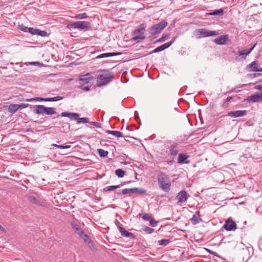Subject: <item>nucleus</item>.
<instances>
[{"mask_svg":"<svg viewBox=\"0 0 262 262\" xmlns=\"http://www.w3.org/2000/svg\"><path fill=\"white\" fill-rule=\"evenodd\" d=\"M88 17V16L86 15V14L85 13L77 14L74 17V18H75L76 19H83V18H86Z\"/></svg>","mask_w":262,"mask_h":262,"instance_id":"42","label":"nucleus"},{"mask_svg":"<svg viewBox=\"0 0 262 262\" xmlns=\"http://www.w3.org/2000/svg\"><path fill=\"white\" fill-rule=\"evenodd\" d=\"M237 229L236 225L235 223L230 219V231H234Z\"/></svg>","mask_w":262,"mask_h":262,"instance_id":"40","label":"nucleus"},{"mask_svg":"<svg viewBox=\"0 0 262 262\" xmlns=\"http://www.w3.org/2000/svg\"><path fill=\"white\" fill-rule=\"evenodd\" d=\"M115 173L118 178H122L125 176V171L122 169H117L115 170Z\"/></svg>","mask_w":262,"mask_h":262,"instance_id":"32","label":"nucleus"},{"mask_svg":"<svg viewBox=\"0 0 262 262\" xmlns=\"http://www.w3.org/2000/svg\"><path fill=\"white\" fill-rule=\"evenodd\" d=\"M89 246L90 247V248L92 249H94V250H95V248H94V243H93V244H88Z\"/></svg>","mask_w":262,"mask_h":262,"instance_id":"58","label":"nucleus"},{"mask_svg":"<svg viewBox=\"0 0 262 262\" xmlns=\"http://www.w3.org/2000/svg\"><path fill=\"white\" fill-rule=\"evenodd\" d=\"M139 216H142V219L144 220V221H148L149 222V221L150 220V219L152 217V216H150V215L148 213H144L143 214H142V213H140L139 214Z\"/></svg>","mask_w":262,"mask_h":262,"instance_id":"36","label":"nucleus"},{"mask_svg":"<svg viewBox=\"0 0 262 262\" xmlns=\"http://www.w3.org/2000/svg\"><path fill=\"white\" fill-rule=\"evenodd\" d=\"M170 242V239H162L158 241L159 245L160 246H166Z\"/></svg>","mask_w":262,"mask_h":262,"instance_id":"38","label":"nucleus"},{"mask_svg":"<svg viewBox=\"0 0 262 262\" xmlns=\"http://www.w3.org/2000/svg\"><path fill=\"white\" fill-rule=\"evenodd\" d=\"M67 28L78 29L80 30H90L91 25L90 22L86 21H78L74 23L69 24L67 25Z\"/></svg>","mask_w":262,"mask_h":262,"instance_id":"5","label":"nucleus"},{"mask_svg":"<svg viewBox=\"0 0 262 262\" xmlns=\"http://www.w3.org/2000/svg\"><path fill=\"white\" fill-rule=\"evenodd\" d=\"M36 29H34L33 28H28L27 30V32H29L32 35L36 34Z\"/></svg>","mask_w":262,"mask_h":262,"instance_id":"48","label":"nucleus"},{"mask_svg":"<svg viewBox=\"0 0 262 262\" xmlns=\"http://www.w3.org/2000/svg\"><path fill=\"white\" fill-rule=\"evenodd\" d=\"M175 110V108L173 109L172 108H167L164 111V116L167 118L172 116L173 114L174 113Z\"/></svg>","mask_w":262,"mask_h":262,"instance_id":"29","label":"nucleus"},{"mask_svg":"<svg viewBox=\"0 0 262 262\" xmlns=\"http://www.w3.org/2000/svg\"><path fill=\"white\" fill-rule=\"evenodd\" d=\"M122 54L121 52H111V53H103L99 55H98L97 58H101L104 57H107L110 56H114L117 55H120Z\"/></svg>","mask_w":262,"mask_h":262,"instance_id":"21","label":"nucleus"},{"mask_svg":"<svg viewBox=\"0 0 262 262\" xmlns=\"http://www.w3.org/2000/svg\"><path fill=\"white\" fill-rule=\"evenodd\" d=\"M118 229L122 236L126 237H129L132 239L135 238L136 236L133 233L129 232L128 231H126L121 226H118Z\"/></svg>","mask_w":262,"mask_h":262,"instance_id":"12","label":"nucleus"},{"mask_svg":"<svg viewBox=\"0 0 262 262\" xmlns=\"http://www.w3.org/2000/svg\"><path fill=\"white\" fill-rule=\"evenodd\" d=\"M70 147V145H59L58 148L60 149H67L69 148Z\"/></svg>","mask_w":262,"mask_h":262,"instance_id":"53","label":"nucleus"},{"mask_svg":"<svg viewBox=\"0 0 262 262\" xmlns=\"http://www.w3.org/2000/svg\"><path fill=\"white\" fill-rule=\"evenodd\" d=\"M200 34L203 37L216 36L219 33L215 31H207L204 29L199 30Z\"/></svg>","mask_w":262,"mask_h":262,"instance_id":"11","label":"nucleus"},{"mask_svg":"<svg viewBox=\"0 0 262 262\" xmlns=\"http://www.w3.org/2000/svg\"><path fill=\"white\" fill-rule=\"evenodd\" d=\"M45 106L43 105H36L34 106L33 112L36 114H44V111L45 109Z\"/></svg>","mask_w":262,"mask_h":262,"instance_id":"19","label":"nucleus"},{"mask_svg":"<svg viewBox=\"0 0 262 262\" xmlns=\"http://www.w3.org/2000/svg\"><path fill=\"white\" fill-rule=\"evenodd\" d=\"M61 116L62 117H67L70 118L71 119H74V120H76L78 123H89V120L88 118H79V115L77 113H69V112H62L61 113Z\"/></svg>","mask_w":262,"mask_h":262,"instance_id":"6","label":"nucleus"},{"mask_svg":"<svg viewBox=\"0 0 262 262\" xmlns=\"http://www.w3.org/2000/svg\"><path fill=\"white\" fill-rule=\"evenodd\" d=\"M168 23L166 20H164L160 23L153 25L149 28V33L150 35L149 38L154 37L156 38V35L161 32V31L167 26Z\"/></svg>","mask_w":262,"mask_h":262,"instance_id":"4","label":"nucleus"},{"mask_svg":"<svg viewBox=\"0 0 262 262\" xmlns=\"http://www.w3.org/2000/svg\"><path fill=\"white\" fill-rule=\"evenodd\" d=\"M133 193H138V194H145L146 192V190H144L142 188H133Z\"/></svg>","mask_w":262,"mask_h":262,"instance_id":"34","label":"nucleus"},{"mask_svg":"<svg viewBox=\"0 0 262 262\" xmlns=\"http://www.w3.org/2000/svg\"><path fill=\"white\" fill-rule=\"evenodd\" d=\"M18 28L24 32H27V30L28 29V27L24 26L23 24H21V25H19L18 26Z\"/></svg>","mask_w":262,"mask_h":262,"instance_id":"46","label":"nucleus"},{"mask_svg":"<svg viewBox=\"0 0 262 262\" xmlns=\"http://www.w3.org/2000/svg\"><path fill=\"white\" fill-rule=\"evenodd\" d=\"M121 185H122V184H120V185H118L110 186L104 188L103 189V191L104 192L112 191L117 188H120Z\"/></svg>","mask_w":262,"mask_h":262,"instance_id":"30","label":"nucleus"},{"mask_svg":"<svg viewBox=\"0 0 262 262\" xmlns=\"http://www.w3.org/2000/svg\"><path fill=\"white\" fill-rule=\"evenodd\" d=\"M70 224L76 233L78 234L79 235H80L81 233H83V230L77 223L74 222H71Z\"/></svg>","mask_w":262,"mask_h":262,"instance_id":"15","label":"nucleus"},{"mask_svg":"<svg viewBox=\"0 0 262 262\" xmlns=\"http://www.w3.org/2000/svg\"><path fill=\"white\" fill-rule=\"evenodd\" d=\"M134 34L135 36L133 38V39L134 40H136L137 39L143 40L145 38V36L143 35L144 32H140V30H138V29L134 31Z\"/></svg>","mask_w":262,"mask_h":262,"instance_id":"14","label":"nucleus"},{"mask_svg":"<svg viewBox=\"0 0 262 262\" xmlns=\"http://www.w3.org/2000/svg\"><path fill=\"white\" fill-rule=\"evenodd\" d=\"M0 230L2 231L3 232H6V229L4 227H3L2 225H0Z\"/></svg>","mask_w":262,"mask_h":262,"instance_id":"59","label":"nucleus"},{"mask_svg":"<svg viewBox=\"0 0 262 262\" xmlns=\"http://www.w3.org/2000/svg\"><path fill=\"white\" fill-rule=\"evenodd\" d=\"M249 102H256L261 101L260 96L258 94L252 95L248 97Z\"/></svg>","mask_w":262,"mask_h":262,"instance_id":"20","label":"nucleus"},{"mask_svg":"<svg viewBox=\"0 0 262 262\" xmlns=\"http://www.w3.org/2000/svg\"><path fill=\"white\" fill-rule=\"evenodd\" d=\"M260 96L261 100H262V94L260 95Z\"/></svg>","mask_w":262,"mask_h":262,"instance_id":"64","label":"nucleus"},{"mask_svg":"<svg viewBox=\"0 0 262 262\" xmlns=\"http://www.w3.org/2000/svg\"><path fill=\"white\" fill-rule=\"evenodd\" d=\"M262 75V74L261 73H252L248 74V76H249L251 78H255L256 77H258Z\"/></svg>","mask_w":262,"mask_h":262,"instance_id":"50","label":"nucleus"},{"mask_svg":"<svg viewBox=\"0 0 262 262\" xmlns=\"http://www.w3.org/2000/svg\"><path fill=\"white\" fill-rule=\"evenodd\" d=\"M93 75L96 76L95 72L88 73L84 75L81 76L79 78V84L80 86L79 88L82 89L85 91H89L90 90V87L93 85L96 78Z\"/></svg>","mask_w":262,"mask_h":262,"instance_id":"2","label":"nucleus"},{"mask_svg":"<svg viewBox=\"0 0 262 262\" xmlns=\"http://www.w3.org/2000/svg\"><path fill=\"white\" fill-rule=\"evenodd\" d=\"M18 110L17 104H11L8 107V111L12 114L16 113Z\"/></svg>","mask_w":262,"mask_h":262,"instance_id":"24","label":"nucleus"},{"mask_svg":"<svg viewBox=\"0 0 262 262\" xmlns=\"http://www.w3.org/2000/svg\"><path fill=\"white\" fill-rule=\"evenodd\" d=\"M27 100L28 101H46V98L37 97L31 98L29 99H27Z\"/></svg>","mask_w":262,"mask_h":262,"instance_id":"43","label":"nucleus"},{"mask_svg":"<svg viewBox=\"0 0 262 262\" xmlns=\"http://www.w3.org/2000/svg\"><path fill=\"white\" fill-rule=\"evenodd\" d=\"M246 69L249 72H262V68L259 66L257 61H253L248 64Z\"/></svg>","mask_w":262,"mask_h":262,"instance_id":"7","label":"nucleus"},{"mask_svg":"<svg viewBox=\"0 0 262 262\" xmlns=\"http://www.w3.org/2000/svg\"><path fill=\"white\" fill-rule=\"evenodd\" d=\"M138 30H140V32H143L145 30V27L144 24H141L139 26Z\"/></svg>","mask_w":262,"mask_h":262,"instance_id":"54","label":"nucleus"},{"mask_svg":"<svg viewBox=\"0 0 262 262\" xmlns=\"http://www.w3.org/2000/svg\"><path fill=\"white\" fill-rule=\"evenodd\" d=\"M143 230L148 234H151L154 231V229L153 228L147 226L145 227V228L143 229Z\"/></svg>","mask_w":262,"mask_h":262,"instance_id":"44","label":"nucleus"},{"mask_svg":"<svg viewBox=\"0 0 262 262\" xmlns=\"http://www.w3.org/2000/svg\"><path fill=\"white\" fill-rule=\"evenodd\" d=\"M247 114V111L239 110L236 111L230 112V116L232 117H238L245 116Z\"/></svg>","mask_w":262,"mask_h":262,"instance_id":"18","label":"nucleus"},{"mask_svg":"<svg viewBox=\"0 0 262 262\" xmlns=\"http://www.w3.org/2000/svg\"><path fill=\"white\" fill-rule=\"evenodd\" d=\"M106 133L109 135H112L115 136L118 138L123 137H130V136H123L122 133H121L120 132H119V131L107 130L106 131Z\"/></svg>","mask_w":262,"mask_h":262,"instance_id":"22","label":"nucleus"},{"mask_svg":"<svg viewBox=\"0 0 262 262\" xmlns=\"http://www.w3.org/2000/svg\"><path fill=\"white\" fill-rule=\"evenodd\" d=\"M223 13H224V10L223 9H220L218 10H213L212 12L207 13V14L210 15L221 16V15H223Z\"/></svg>","mask_w":262,"mask_h":262,"instance_id":"28","label":"nucleus"},{"mask_svg":"<svg viewBox=\"0 0 262 262\" xmlns=\"http://www.w3.org/2000/svg\"><path fill=\"white\" fill-rule=\"evenodd\" d=\"M97 152H98L99 156L100 157H103V158L106 157L108 154L107 151L104 150L103 149H102L100 148L97 149Z\"/></svg>","mask_w":262,"mask_h":262,"instance_id":"33","label":"nucleus"},{"mask_svg":"<svg viewBox=\"0 0 262 262\" xmlns=\"http://www.w3.org/2000/svg\"><path fill=\"white\" fill-rule=\"evenodd\" d=\"M80 237L82 238L85 243H87L88 244H93V241L91 239L89 236L84 232L83 233H81L80 235Z\"/></svg>","mask_w":262,"mask_h":262,"instance_id":"27","label":"nucleus"},{"mask_svg":"<svg viewBox=\"0 0 262 262\" xmlns=\"http://www.w3.org/2000/svg\"><path fill=\"white\" fill-rule=\"evenodd\" d=\"M256 45V43L254 44L249 49L245 50L242 51H239V56L235 57V60L236 61H239L241 59H246V56L249 55L250 53V52L253 50L254 48L255 47Z\"/></svg>","mask_w":262,"mask_h":262,"instance_id":"9","label":"nucleus"},{"mask_svg":"<svg viewBox=\"0 0 262 262\" xmlns=\"http://www.w3.org/2000/svg\"><path fill=\"white\" fill-rule=\"evenodd\" d=\"M169 37H170V34H169V33H167V34H163V35H162V36L160 38H159V39H157V40H155V41L153 42V43H154V44H156V43H158V42H161L165 41V40H166L168 38H169Z\"/></svg>","mask_w":262,"mask_h":262,"instance_id":"26","label":"nucleus"},{"mask_svg":"<svg viewBox=\"0 0 262 262\" xmlns=\"http://www.w3.org/2000/svg\"><path fill=\"white\" fill-rule=\"evenodd\" d=\"M56 108L52 107H45L44 114L47 115H52L56 114L55 111Z\"/></svg>","mask_w":262,"mask_h":262,"instance_id":"25","label":"nucleus"},{"mask_svg":"<svg viewBox=\"0 0 262 262\" xmlns=\"http://www.w3.org/2000/svg\"><path fill=\"white\" fill-rule=\"evenodd\" d=\"M63 99L62 97L61 96H56L54 97H49L46 98V101L51 102V101H56L58 100H60Z\"/></svg>","mask_w":262,"mask_h":262,"instance_id":"35","label":"nucleus"},{"mask_svg":"<svg viewBox=\"0 0 262 262\" xmlns=\"http://www.w3.org/2000/svg\"><path fill=\"white\" fill-rule=\"evenodd\" d=\"M59 125L62 127V128L66 127L68 129H70V124L67 122H64L63 120L59 121Z\"/></svg>","mask_w":262,"mask_h":262,"instance_id":"39","label":"nucleus"},{"mask_svg":"<svg viewBox=\"0 0 262 262\" xmlns=\"http://www.w3.org/2000/svg\"><path fill=\"white\" fill-rule=\"evenodd\" d=\"M223 228L227 231H229V218L226 220L225 224L223 226Z\"/></svg>","mask_w":262,"mask_h":262,"instance_id":"47","label":"nucleus"},{"mask_svg":"<svg viewBox=\"0 0 262 262\" xmlns=\"http://www.w3.org/2000/svg\"><path fill=\"white\" fill-rule=\"evenodd\" d=\"M31 64H32V65L39 64V63L38 62H32L31 63Z\"/></svg>","mask_w":262,"mask_h":262,"instance_id":"60","label":"nucleus"},{"mask_svg":"<svg viewBox=\"0 0 262 262\" xmlns=\"http://www.w3.org/2000/svg\"><path fill=\"white\" fill-rule=\"evenodd\" d=\"M189 157V155H187L184 154H180L178 158V163H188L189 162V161H186V160Z\"/></svg>","mask_w":262,"mask_h":262,"instance_id":"17","label":"nucleus"},{"mask_svg":"<svg viewBox=\"0 0 262 262\" xmlns=\"http://www.w3.org/2000/svg\"><path fill=\"white\" fill-rule=\"evenodd\" d=\"M174 41V39L173 40L167 42L156 48L153 51L150 52L149 54H150L152 53H156L162 51L167 49L173 43Z\"/></svg>","mask_w":262,"mask_h":262,"instance_id":"10","label":"nucleus"},{"mask_svg":"<svg viewBox=\"0 0 262 262\" xmlns=\"http://www.w3.org/2000/svg\"><path fill=\"white\" fill-rule=\"evenodd\" d=\"M30 201L34 204L38 205H41V204L39 201H38L34 196H31L30 197L29 199Z\"/></svg>","mask_w":262,"mask_h":262,"instance_id":"41","label":"nucleus"},{"mask_svg":"<svg viewBox=\"0 0 262 262\" xmlns=\"http://www.w3.org/2000/svg\"><path fill=\"white\" fill-rule=\"evenodd\" d=\"M58 145H59L56 144H52V146H54V147H57V148H58Z\"/></svg>","mask_w":262,"mask_h":262,"instance_id":"61","label":"nucleus"},{"mask_svg":"<svg viewBox=\"0 0 262 262\" xmlns=\"http://www.w3.org/2000/svg\"><path fill=\"white\" fill-rule=\"evenodd\" d=\"M159 187L164 191L168 192L171 189V183L167 175L160 172L157 176Z\"/></svg>","mask_w":262,"mask_h":262,"instance_id":"3","label":"nucleus"},{"mask_svg":"<svg viewBox=\"0 0 262 262\" xmlns=\"http://www.w3.org/2000/svg\"><path fill=\"white\" fill-rule=\"evenodd\" d=\"M90 124L93 125V126L100 128L101 127V123L97 122H90Z\"/></svg>","mask_w":262,"mask_h":262,"instance_id":"51","label":"nucleus"},{"mask_svg":"<svg viewBox=\"0 0 262 262\" xmlns=\"http://www.w3.org/2000/svg\"><path fill=\"white\" fill-rule=\"evenodd\" d=\"M135 118L137 121H138V120H140V118L138 115V113L137 111L135 112Z\"/></svg>","mask_w":262,"mask_h":262,"instance_id":"55","label":"nucleus"},{"mask_svg":"<svg viewBox=\"0 0 262 262\" xmlns=\"http://www.w3.org/2000/svg\"><path fill=\"white\" fill-rule=\"evenodd\" d=\"M115 223L117 224V223L118 224H120L119 222L117 220H116V221H115Z\"/></svg>","mask_w":262,"mask_h":262,"instance_id":"62","label":"nucleus"},{"mask_svg":"<svg viewBox=\"0 0 262 262\" xmlns=\"http://www.w3.org/2000/svg\"><path fill=\"white\" fill-rule=\"evenodd\" d=\"M229 37L228 35H221L218 38H216L214 40V42L219 45H223L226 43L228 40Z\"/></svg>","mask_w":262,"mask_h":262,"instance_id":"13","label":"nucleus"},{"mask_svg":"<svg viewBox=\"0 0 262 262\" xmlns=\"http://www.w3.org/2000/svg\"><path fill=\"white\" fill-rule=\"evenodd\" d=\"M189 196V195L185 190L180 191L177 196L178 200L177 204L181 205L180 203L186 201Z\"/></svg>","mask_w":262,"mask_h":262,"instance_id":"8","label":"nucleus"},{"mask_svg":"<svg viewBox=\"0 0 262 262\" xmlns=\"http://www.w3.org/2000/svg\"><path fill=\"white\" fill-rule=\"evenodd\" d=\"M95 72V74H98L96 78L97 87H101L107 84L114 77L113 74L107 70H99Z\"/></svg>","mask_w":262,"mask_h":262,"instance_id":"1","label":"nucleus"},{"mask_svg":"<svg viewBox=\"0 0 262 262\" xmlns=\"http://www.w3.org/2000/svg\"><path fill=\"white\" fill-rule=\"evenodd\" d=\"M228 115H229V112H228L227 114L226 115V116H228Z\"/></svg>","mask_w":262,"mask_h":262,"instance_id":"63","label":"nucleus"},{"mask_svg":"<svg viewBox=\"0 0 262 262\" xmlns=\"http://www.w3.org/2000/svg\"><path fill=\"white\" fill-rule=\"evenodd\" d=\"M254 89L258 90H261L262 91V86L260 85H257L255 86Z\"/></svg>","mask_w":262,"mask_h":262,"instance_id":"57","label":"nucleus"},{"mask_svg":"<svg viewBox=\"0 0 262 262\" xmlns=\"http://www.w3.org/2000/svg\"><path fill=\"white\" fill-rule=\"evenodd\" d=\"M36 33L35 35H39L42 37H45L48 36V33L45 31H41L39 29H36Z\"/></svg>","mask_w":262,"mask_h":262,"instance_id":"37","label":"nucleus"},{"mask_svg":"<svg viewBox=\"0 0 262 262\" xmlns=\"http://www.w3.org/2000/svg\"><path fill=\"white\" fill-rule=\"evenodd\" d=\"M132 193H133V188H125L122 190L121 192L116 193L118 196H121V194L130 195Z\"/></svg>","mask_w":262,"mask_h":262,"instance_id":"23","label":"nucleus"},{"mask_svg":"<svg viewBox=\"0 0 262 262\" xmlns=\"http://www.w3.org/2000/svg\"><path fill=\"white\" fill-rule=\"evenodd\" d=\"M200 211H197L190 219L191 222L193 225H196L202 221V220L200 217Z\"/></svg>","mask_w":262,"mask_h":262,"instance_id":"16","label":"nucleus"},{"mask_svg":"<svg viewBox=\"0 0 262 262\" xmlns=\"http://www.w3.org/2000/svg\"><path fill=\"white\" fill-rule=\"evenodd\" d=\"M149 223H150V225L152 226V227H155L157 226V224H158V222L157 221H156L155 220V219L152 217L150 220L149 221Z\"/></svg>","mask_w":262,"mask_h":262,"instance_id":"49","label":"nucleus"},{"mask_svg":"<svg viewBox=\"0 0 262 262\" xmlns=\"http://www.w3.org/2000/svg\"><path fill=\"white\" fill-rule=\"evenodd\" d=\"M208 251L211 254L215 255V256H218L217 253L215 252H214V251H212L211 250H208Z\"/></svg>","mask_w":262,"mask_h":262,"instance_id":"56","label":"nucleus"},{"mask_svg":"<svg viewBox=\"0 0 262 262\" xmlns=\"http://www.w3.org/2000/svg\"><path fill=\"white\" fill-rule=\"evenodd\" d=\"M177 145L172 144L170 148V154L171 156H176L178 152V150L176 148Z\"/></svg>","mask_w":262,"mask_h":262,"instance_id":"31","label":"nucleus"},{"mask_svg":"<svg viewBox=\"0 0 262 262\" xmlns=\"http://www.w3.org/2000/svg\"><path fill=\"white\" fill-rule=\"evenodd\" d=\"M28 106H29V104L28 103H21L20 104H18L19 109L26 108V107H28Z\"/></svg>","mask_w":262,"mask_h":262,"instance_id":"52","label":"nucleus"},{"mask_svg":"<svg viewBox=\"0 0 262 262\" xmlns=\"http://www.w3.org/2000/svg\"><path fill=\"white\" fill-rule=\"evenodd\" d=\"M229 97H228L226 99L225 101L222 104V107L223 108H228L229 106Z\"/></svg>","mask_w":262,"mask_h":262,"instance_id":"45","label":"nucleus"}]
</instances>
